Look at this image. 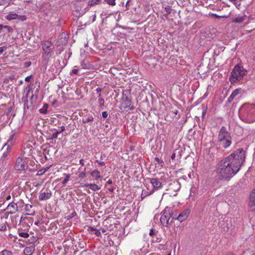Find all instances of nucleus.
Segmentation results:
<instances>
[{
  "label": "nucleus",
  "instance_id": "obj_1",
  "mask_svg": "<svg viewBox=\"0 0 255 255\" xmlns=\"http://www.w3.org/2000/svg\"><path fill=\"white\" fill-rule=\"evenodd\" d=\"M245 157V151L242 148H239L220 160L216 168L218 178L224 181L230 180L239 171Z\"/></svg>",
  "mask_w": 255,
  "mask_h": 255
},
{
  "label": "nucleus",
  "instance_id": "obj_2",
  "mask_svg": "<svg viewBox=\"0 0 255 255\" xmlns=\"http://www.w3.org/2000/svg\"><path fill=\"white\" fill-rule=\"evenodd\" d=\"M240 118L244 122L252 123L255 121V105L246 103L239 110Z\"/></svg>",
  "mask_w": 255,
  "mask_h": 255
},
{
  "label": "nucleus",
  "instance_id": "obj_3",
  "mask_svg": "<svg viewBox=\"0 0 255 255\" xmlns=\"http://www.w3.org/2000/svg\"><path fill=\"white\" fill-rule=\"evenodd\" d=\"M217 143L220 147L224 148L229 147L232 143L230 134L227 130L225 127H222L220 129Z\"/></svg>",
  "mask_w": 255,
  "mask_h": 255
},
{
  "label": "nucleus",
  "instance_id": "obj_4",
  "mask_svg": "<svg viewBox=\"0 0 255 255\" xmlns=\"http://www.w3.org/2000/svg\"><path fill=\"white\" fill-rule=\"evenodd\" d=\"M247 73V71L242 66L239 65L235 66L230 77L231 82L233 83L239 81L242 79Z\"/></svg>",
  "mask_w": 255,
  "mask_h": 255
},
{
  "label": "nucleus",
  "instance_id": "obj_5",
  "mask_svg": "<svg viewBox=\"0 0 255 255\" xmlns=\"http://www.w3.org/2000/svg\"><path fill=\"white\" fill-rule=\"evenodd\" d=\"M42 46L43 51V57L48 58L53 54V46L51 42L49 41H44L42 43Z\"/></svg>",
  "mask_w": 255,
  "mask_h": 255
},
{
  "label": "nucleus",
  "instance_id": "obj_6",
  "mask_svg": "<svg viewBox=\"0 0 255 255\" xmlns=\"http://www.w3.org/2000/svg\"><path fill=\"white\" fill-rule=\"evenodd\" d=\"M171 212L172 209L170 208L166 207L164 209L163 213L161 215L159 219L161 224L163 226L167 227L169 225Z\"/></svg>",
  "mask_w": 255,
  "mask_h": 255
},
{
  "label": "nucleus",
  "instance_id": "obj_7",
  "mask_svg": "<svg viewBox=\"0 0 255 255\" xmlns=\"http://www.w3.org/2000/svg\"><path fill=\"white\" fill-rule=\"evenodd\" d=\"M13 29L12 28L8 25H0V38L1 37L2 34H3V38L4 39L2 40L3 42H5L7 41V38H5L6 36H9V33L12 32Z\"/></svg>",
  "mask_w": 255,
  "mask_h": 255
},
{
  "label": "nucleus",
  "instance_id": "obj_8",
  "mask_svg": "<svg viewBox=\"0 0 255 255\" xmlns=\"http://www.w3.org/2000/svg\"><path fill=\"white\" fill-rule=\"evenodd\" d=\"M26 158L18 157L16 160L14 168L18 171H22L27 168V164Z\"/></svg>",
  "mask_w": 255,
  "mask_h": 255
},
{
  "label": "nucleus",
  "instance_id": "obj_9",
  "mask_svg": "<svg viewBox=\"0 0 255 255\" xmlns=\"http://www.w3.org/2000/svg\"><path fill=\"white\" fill-rule=\"evenodd\" d=\"M14 198L13 197V200L8 204L6 207L8 214H14L18 211V206L16 203L14 202Z\"/></svg>",
  "mask_w": 255,
  "mask_h": 255
},
{
  "label": "nucleus",
  "instance_id": "obj_10",
  "mask_svg": "<svg viewBox=\"0 0 255 255\" xmlns=\"http://www.w3.org/2000/svg\"><path fill=\"white\" fill-rule=\"evenodd\" d=\"M190 211L189 209H187L184 211H182L180 214L178 215V217L174 216V218H176L178 221L182 222L185 221L188 217Z\"/></svg>",
  "mask_w": 255,
  "mask_h": 255
},
{
  "label": "nucleus",
  "instance_id": "obj_11",
  "mask_svg": "<svg viewBox=\"0 0 255 255\" xmlns=\"http://www.w3.org/2000/svg\"><path fill=\"white\" fill-rule=\"evenodd\" d=\"M150 183L153 186V190H158L162 187V183L158 178H149Z\"/></svg>",
  "mask_w": 255,
  "mask_h": 255
},
{
  "label": "nucleus",
  "instance_id": "obj_12",
  "mask_svg": "<svg viewBox=\"0 0 255 255\" xmlns=\"http://www.w3.org/2000/svg\"><path fill=\"white\" fill-rule=\"evenodd\" d=\"M51 192L49 190H47L46 192H42V191H41L39 196V200H47L51 197Z\"/></svg>",
  "mask_w": 255,
  "mask_h": 255
},
{
  "label": "nucleus",
  "instance_id": "obj_13",
  "mask_svg": "<svg viewBox=\"0 0 255 255\" xmlns=\"http://www.w3.org/2000/svg\"><path fill=\"white\" fill-rule=\"evenodd\" d=\"M32 205L28 204L25 205V210L27 212L26 215L29 216H34L35 214V211L32 209Z\"/></svg>",
  "mask_w": 255,
  "mask_h": 255
},
{
  "label": "nucleus",
  "instance_id": "obj_14",
  "mask_svg": "<svg viewBox=\"0 0 255 255\" xmlns=\"http://www.w3.org/2000/svg\"><path fill=\"white\" fill-rule=\"evenodd\" d=\"M255 206V189H254L250 195L249 207L251 208Z\"/></svg>",
  "mask_w": 255,
  "mask_h": 255
},
{
  "label": "nucleus",
  "instance_id": "obj_15",
  "mask_svg": "<svg viewBox=\"0 0 255 255\" xmlns=\"http://www.w3.org/2000/svg\"><path fill=\"white\" fill-rule=\"evenodd\" d=\"M241 89H235L231 94L230 96L229 97L227 102L228 103H231L234 99L236 96H237L238 95H239L240 91Z\"/></svg>",
  "mask_w": 255,
  "mask_h": 255
},
{
  "label": "nucleus",
  "instance_id": "obj_16",
  "mask_svg": "<svg viewBox=\"0 0 255 255\" xmlns=\"http://www.w3.org/2000/svg\"><path fill=\"white\" fill-rule=\"evenodd\" d=\"M249 217L253 222H255V206L254 207H249Z\"/></svg>",
  "mask_w": 255,
  "mask_h": 255
},
{
  "label": "nucleus",
  "instance_id": "obj_17",
  "mask_svg": "<svg viewBox=\"0 0 255 255\" xmlns=\"http://www.w3.org/2000/svg\"><path fill=\"white\" fill-rule=\"evenodd\" d=\"M91 175L95 180H98L101 177L100 172L97 169L93 170L91 172Z\"/></svg>",
  "mask_w": 255,
  "mask_h": 255
},
{
  "label": "nucleus",
  "instance_id": "obj_18",
  "mask_svg": "<svg viewBox=\"0 0 255 255\" xmlns=\"http://www.w3.org/2000/svg\"><path fill=\"white\" fill-rule=\"evenodd\" d=\"M19 15L14 12H11L6 15V17L7 20H10L19 18Z\"/></svg>",
  "mask_w": 255,
  "mask_h": 255
},
{
  "label": "nucleus",
  "instance_id": "obj_19",
  "mask_svg": "<svg viewBox=\"0 0 255 255\" xmlns=\"http://www.w3.org/2000/svg\"><path fill=\"white\" fill-rule=\"evenodd\" d=\"M34 251L33 247H26L24 250V254L25 255H32Z\"/></svg>",
  "mask_w": 255,
  "mask_h": 255
},
{
  "label": "nucleus",
  "instance_id": "obj_20",
  "mask_svg": "<svg viewBox=\"0 0 255 255\" xmlns=\"http://www.w3.org/2000/svg\"><path fill=\"white\" fill-rule=\"evenodd\" d=\"M247 16L244 15L243 16H239L233 19V21L236 23H241L246 18Z\"/></svg>",
  "mask_w": 255,
  "mask_h": 255
},
{
  "label": "nucleus",
  "instance_id": "obj_21",
  "mask_svg": "<svg viewBox=\"0 0 255 255\" xmlns=\"http://www.w3.org/2000/svg\"><path fill=\"white\" fill-rule=\"evenodd\" d=\"M49 105L47 104H44L42 108L39 109V113L43 114H46L47 113V109Z\"/></svg>",
  "mask_w": 255,
  "mask_h": 255
},
{
  "label": "nucleus",
  "instance_id": "obj_22",
  "mask_svg": "<svg viewBox=\"0 0 255 255\" xmlns=\"http://www.w3.org/2000/svg\"><path fill=\"white\" fill-rule=\"evenodd\" d=\"M85 186H89L91 190L94 191H98L100 189V188L99 187L98 185L95 184H87Z\"/></svg>",
  "mask_w": 255,
  "mask_h": 255
},
{
  "label": "nucleus",
  "instance_id": "obj_23",
  "mask_svg": "<svg viewBox=\"0 0 255 255\" xmlns=\"http://www.w3.org/2000/svg\"><path fill=\"white\" fill-rule=\"evenodd\" d=\"M98 98H99V99L98 101V106L99 107H102L104 106L105 101H104V99L102 98L101 94H100L98 96Z\"/></svg>",
  "mask_w": 255,
  "mask_h": 255
},
{
  "label": "nucleus",
  "instance_id": "obj_24",
  "mask_svg": "<svg viewBox=\"0 0 255 255\" xmlns=\"http://www.w3.org/2000/svg\"><path fill=\"white\" fill-rule=\"evenodd\" d=\"M153 193V190H151L149 192H148L145 190H142V192L141 197L142 198H145V197H146L147 196L151 195Z\"/></svg>",
  "mask_w": 255,
  "mask_h": 255
},
{
  "label": "nucleus",
  "instance_id": "obj_25",
  "mask_svg": "<svg viewBox=\"0 0 255 255\" xmlns=\"http://www.w3.org/2000/svg\"><path fill=\"white\" fill-rule=\"evenodd\" d=\"M6 222H3L2 220L1 219V221L0 222V231H4L6 229V227L5 225Z\"/></svg>",
  "mask_w": 255,
  "mask_h": 255
},
{
  "label": "nucleus",
  "instance_id": "obj_26",
  "mask_svg": "<svg viewBox=\"0 0 255 255\" xmlns=\"http://www.w3.org/2000/svg\"><path fill=\"white\" fill-rule=\"evenodd\" d=\"M101 0H90L88 1V5L89 6H93L97 4L100 2Z\"/></svg>",
  "mask_w": 255,
  "mask_h": 255
},
{
  "label": "nucleus",
  "instance_id": "obj_27",
  "mask_svg": "<svg viewBox=\"0 0 255 255\" xmlns=\"http://www.w3.org/2000/svg\"><path fill=\"white\" fill-rule=\"evenodd\" d=\"M18 235L20 237L24 238H27L29 236V235L28 233L20 232L19 231H18Z\"/></svg>",
  "mask_w": 255,
  "mask_h": 255
},
{
  "label": "nucleus",
  "instance_id": "obj_28",
  "mask_svg": "<svg viewBox=\"0 0 255 255\" xmlns=\"http://www.w3.org/2000/svg\"><path fill=\"white\" fill-rule=\"evenodd\" d=\"M165 10L166 12V14H165V16L166 17L168 14H170L172 11V9L171 6H167L165 7Z\"/></svg>",
  "mask_w": 255,
  "mask_h": 255
},
{
  "label": "nucleus",
  "instance_id": "obj_29",
  "mask_svg": "<svg viewBox=\"0 0 255 255\" xmlns=\"http://www.w3.org/2000/svg\"><path fill=\"white\" fill-rule=\"evenodd\" d=\"M0 255H12L11 252L4 250L0 252Z\"/></svg>",
  "mask_w": 255,
  "mask_h": 255
},
{
  "label": "nucleus",
  "instance_id": "obj_30",
  "mask_svg": "<svg viewBox=\"0 0 255 255\" xmlns=\"http://www.w3.org/2000/svg\"><path fill=\"white\" fill-rule=\"evenodd\" d=\"M86 168H85L84 171L81 172V173H80V174H79V178H80L81 179H83L86 177Z\"/></svg>",
  "mask_w": 255,
  "mask_h": 255
},
{
  "label": "nucleus",
  "instance_id": "obj_31",
  "mask_svg": "<svg viewBox=\"0 0 255 255\" xmlns=\"http://www.w3.org/2000/svg\"><path fill=\"white\" fill-rule=\"evenodd\" d=\"M105 1L109 5L114 6L116 5V0H105Z\"/></svg>",
  "mask_w": 255,
  "mask_h": 255
},
{
  "label": "nucleus",
  "instance_id": "obj_32",
  "mask_svg": "<svg viewBox=\"0 0 255 255\" xmlns=\"http://www.w3.org/2000/svg\"><path fill=\"white\" fill-rule=\"evenodd\" d=\"M70 178V175L68 174L66 175V177L65 179L62 181V184L65 185L67 183V182L69 181Z\"/></svg>",
  "mask_w": 255,
  "mask_h": 255
},
{
  "label": "nucleus",
  "instance_id": "obj_33",
  "mask_svg": "<svg viewBox=\"0 0 255 255\" xmlns=\"http://www.w3.org/2000/svg\"><path fill=\"white\" fill-rule=\"evenodd\" d=\"M13 137V135H11V136H10V137L9 139L8 140V141H7V143L5 144V145H4V146L7 145V146H10V145H11V140L12 139Z\"/></svg>",
  "mask_w": 255,
  "mask_h": 255
},
{
  "label": "nucleus",
  "instance_id": "obj_34",
  "mask_svg": "<svg viewBox=\"0 0 255 255\" xmlns=\"http://www.w3.org/2000/svg\"><path fill=\"white\" fill-rule=\"evenodd\" d=\"M7 49V47L5 46L0 47V55H1L4 51Z\"/></svg>",
  "mask_w": 255,
  "mask_h": 255
},
{
  "label": "nucleus",
  "instance_id": "obj_35",
  "mask_svg": "<svg viewBox=\"0 0 255 255\" xmlns=\"http://www.w3.org/2000/svg\"><path fill=\"white\" fill-rule=\"evenodd\" d=\"M8 3L7 0H0V5H5Z\"/></svg>",
  "mask_w": 255,
  "mask_h": 255
},
{
  "label": "nucleus",
  "instance_id": "obj_36",
  "mask_svg": "<svg viewBox=\"0 0 255 255\" xmlns=\"http://www.w3.org/2000/svg\"><path fill=\"white\" fill-rule=\"evenodd\" d=\"M94 120V118L92 117H89L88 118H87L85 120H83V123H89L91 121H93Z\"/></svg>",
  "mask_w": 255,
  "mask_h": 255
},
{
  "label": "nucleus",
  "instance_id": "obj_37",
  "mask_svg": "<svg viewBox=\"0 0 255 255\" xmlns=\"http://www.w3.org/2000/svg\"><path fill=\"white\" fill-rule=\"evenodd\" d=\"M58 137L57 133H53L51 135V137H50V139H56Z\"/></svg>",
  "mask_w": 255,
  "mask_h": 255
},
{
  "label": "nucleus",
  "instance_id": "obj_38",
  "mask_svg": "<svg viewBox=\"0 0 255 255\" xmlns=\"http://www.w3.org/2000/svg\"><path fill=\"white\" fill-rule=\"evenodd\" d=\"M174 216L178 217V215H177V213H174L173 212V210L172 209V212H171V218H172V220H177V219H176V218H174Z\"/></svg>",
  "mask_w": 255,
  "mask_h": 255
},
{
  "label": "nucleus",
  "instance_id": "obj_39",
  "mask_svg": "<svg viewBox=\"0 0 255 255\" xmlns=\"http://www.w3.org/2000/svg\"><path fill=\"white\" fill-rule=\"evenodd\" d=\"M155 230H154L153 229H151L150 230V232H149V235L150 236H151L155 235Z\"/></svg>",
  "mask_w": 255,
  "mask_h": 255
},
{
  "label": "nucleus",
  "instance_id": "obj_40",
  "mask_svg": "<svg viewBox=\"0 0 255 255\" xmlns=\"http://www.w3.org/2000/svg\"><path fill=\"white\" fill-rule=\"evenodd\" d=\"M95 235L98 236V237H100L101 236V233L100 232V231L98 230H95Z\"/></svg>",
  "mask_w": 255,
  "mask_h": 255
},
{
  "label": "nucleus",
  "instance_id": "obj_41",
  "mask_svg": "<svg viewBox=\"0 0 255 255\" xmlns=\"http://www.w3.org/2000/svg\"><path fill=\"white\" fill-rule=\"evenodd\" d=\"M102 115L104 118H107L108 114L107 112H103L102 113Z\"/></svg>",
  "mask_w": 255,
  "mask_h": 255
},
{
  "label": "nucleus",
  "instance_id": "obj_42",
  "mask_svg": "<svg viewBox=\"0 0 255 255\" xmlns=\"http://www.w3.org/2000/svg\"><path fill=\"white\" fill-rule=\"evenodd\" d=\"M96 91L97 92V93H98V96L100 95V94H101V91H102V89L101 88H97L96 89Z\"/></svg>",
  "mask_w": 255,
  "mask_h": 255
},
{
  "label": "nucleus",
  "instance_id": "obj_43",
  "mask_svg": "<svg viewBox=\"0 0 255 255\" xmlns=\"http://www.w3.org/2000/svg\"><path fill=\"white\" fill-rule=\"evenodd\" d=\"M155 160L156 161H157L159 163H163V161L161 159H160L158 157H155Z\"/></svg>",
  "mask_w": 255,
  "mask_h": 255
},
{
  "label": "nucleus",
  "instance_id": "obj_44",
  "mask_svg": "<svg viewBox=\"0 0 255 255\" xmlns=\"http://www.w3.org/2000/svg\"><path fill=\"white\" fill-rule=\"evenodd\" d=\"M72 72L74 74H77L78 73V70L76 69H74L72 70Z\"/></svg>",
  "mask_w": 255,
  "mask_h": 255
},
{
  "label": "nucleus",
  "instance_id": "obj_45",
  "mask_svg": "<svg viewBox=\"0 0 255 255\" xmlns=\"http://www.w3.org/2000/svg\"><path fill=\"white\" fill-rule=\"evenodd\" d=\"M30 78H31V76H27V77L25 78V81L26 82H29V81H30Z\"/></svg>",
  "mask_w": 255,
  "mask_h": 255
},
{
  "label": "nucleus",
  "instance_id": "obj_46",
  "mask_svg": "<svg viewBox=\"0 0 255 255\" xmlns=\"http://www.w3.org/2000/svg\"><path fill=\"white\" fill-rule=\"evenodd\" d=\"M65 130V127L64 126H62L60 127V130L62 132Z\"/></svg>",
  "mask_w": 255,
  "mask_h": 255
},
{
  "label": "nucleus",
  "instance_id": "obj_47",
  "mask_svg": "<svg viewBox=\"0 0 255 255\" xmlns=\"http://www.w3.org/2000/svg\"><path fill=\"white\" fill-rule=\"evenodd\" d=\"M53 130H54V131H55V133H57V135H58L59 134L62 133V132L61 131V130H60L59 131H58L55 128H54Z\"/></svg>",
  "mask_w": 255,
  "mask_h": 255
},
{
  "label": "nucleus",
  "instance_id": "obj_48",
  "mask_svg": "<svg viewBox=\"0 0 255 255\" xmlns=\"http://www.w3.org/2000/svg\"><path fill=\"white\" fill-rule=\"evenodd\" d=\"M99 164L101 165H105V162L104 161H99L98 160H97L96 161Z\"/></svg>",
  "mask_w": 255,
  "mask_h": 255
},
{
  "label": "nucleus",
  "instance_id": "obj_49",
  "mask_svg": "<svg viewBox=\"0 0 255 255\" xmlns=\"http://www.w3.org/2000/svg\"><path fill=\"white\" fill-rule=\"evenodd\" d=\"M11 199V196L10 195H8L5 197V200L8 201L9 200Z\"/></svg>",
  "mask_w": 255,
  "mask_h": 255
},
{
  "label": "nucleus",
  "instance_id": "obj_50",
  "mask_svg": "<svg viewBox=\"0 0 255 255\" xmlns=\"http://www.w3.org/2000/svg\"><path fill=\"white\" fill-rule=\"evenodd\" d=\"M79 163L80 164H81L82 166H83L84 165V160L83 159L80 160Z\"/></svg>",
  "mask_w": 255,
  "mask_h": 255
},
{
  "label": "nucleus",
  "instance_id": "obj_51",
  "mask_svg": "<svg viewBox=\"0 0 255 255\" xmlns=\"http://www.w3.org/2000/svg\"><path fill=\"white\" fill-rule=\"evenodd\" d=\"M31 62H30V61L27 62L25 63V65H26V66L28 67L31 65Z\"/></svg>",
  "mask_w": 255,
  "mask_h": 255
},
{
  "label": "nucleus",
  "instance_id": "obj_52",
  "mask_svg": "<svg viewBox=\"0 0 255 255\" xmlns=\"http://www.w3.org/2000/svg\"><path fill=\"white\" fill-rule=\"evenodd\" d=\"M159 215H156L154 217V220H158V218H159Z\"/></svg>",
  "mask_w": 255,
  "mask_h": 255
},
{
  "label": "nucleus",
  "instance_id": "obj_53",
  "mask_svg": "<svg viewBox=\"0 0 255 255\" xmlns=\"http://www.w3.org/2000/svg\"><path fill=\"white\" fill-rule=\"evenodd\" d=\"M129 1L128 0L127 3H126V9H129V7H128V3H129Z\"/></svg>",
  "mask_w": 255,
  "mask_h": 255
},
{
  "label": "nucleus",
  "instance_id": "obj_54",
  "mask_svg": "<svg viewBox=\"0 0 255 255\" xmlns=\"http://www.w3.org/2000/svg\"><path fill=\"white\" fill-rule=\"evenodd\" d=\"M126 102L128 105L130 103V101L129 100L128 98H126Z\"/></svg>",
  "mask_w": 255,
  "mask_h": 255
},
{
  "label": "nucleus",
  "instance_id": "obj_55",
  "mask_svg": "<svg viewBox=\"0 0 255 255\" xmlns=\"http://www.w3.org/2000/svg\"><path fill=\"white\" fill-rule=\"evenodd\" d=\"M175 115H177L178 113V110H174L172 112Z\"/></svg>",
  "mask_w": 255,
  "mask_h": 255
},
{
  "label": "nucleus",
  "instance_id": "obj_56",
  "mask_svg": "<svg viewBox=\"0 0 255 255\" xmlns=\"http://www.w3.org/2000/svg\"><path fill=\"white\" fill-rule=\"evenodd\" d=\"M175 157V153H173L171 155V158L172 159H174Z\"/></svg>",
  "mask_w": 255,
  "mask_h": 255
},
{
  "label": "nucleus",
  "instance_id": "obj_57",
  "mask_svg": "<svg viewBox=\"0 0 255 255\" xmlns=\"http://www.w3.org/2000/svg\"><path fill=\"white\" fill-rule=\"evenodd\" d=\"M107 184H112L113 183V181L111 179H109L108 181H107Z\"/></svg>",
  "mask_w": 255,
  "mask_h": 255
},
{
  "label": "nucleus",
  "instance_id": "obj_58",
  "mask_svg": "<svg viewBox=\"0 0 255 255\" xmlns=\"http://www.w3.org/2000/svg\"><path fill=\"white\" fill-rule=\"evenodd\" d=\"M42 170H40L38 171L37 175H41L42 173H41Z\"/></svg>",
  "mask_w": 255,
  "mask_h": 255
},
{
  "label": "nucleus",
  "instance_id": "obj_59",
  "mask_svg": "<svg viewBox=\"0 0 255 255\" xmlns=\"http://www.w3.org/2000/svg\"><path fill=\"white\" fill-rule=\"evenodd\" d=\"M109 190L110 191V192H113L114 191V189L112 188V189H109Z\"/></svg>",
  "mask_w": 255,
  "mask_h": 255
},
{
  "label": "nucleus",
  "instance_id": "obj_60",
  "mask_svg": "<svg viewBox=\"0 0 255 255\" xmlns=\"http://www.w3.org/2000/svg\"><path fill=\"white\" fill-rule=\"evenodd\" d=\"M96 230L95 229H94L93 228H91V231H95Z\"/></svg>",
  "mask_w": 255,
  "mask_h": 255
},
{
  "label": "nucleus",
  "instance_id": "obj_61",
  "mask_svg": "<svg viewBox=\"0 0 255 255\" xmlns=\"http://www.w3.org/2000/svg\"><path fill=\"white\" fill-rule=\"evenodd\" d=\"M130 109H131V110L133 109V107H131V108H130Z\"/></svg>",
  "mask_w": 255,
  "mask_h": 255
},
{
  "label": "nucleus",
  "instance_id": "obj_62",
  "mask_svg": "<svg viewBox=\"0 0 255 255\" xmlns=\"http://www.w3.org/2000/svg\"><path fill=\"white\" fill-rule=\"evenodd\" d=\"M253 255H255V254H253Z\"/></svg>",
  "mask_w": 255,
  "mask_h": 255
}]
</instances>
